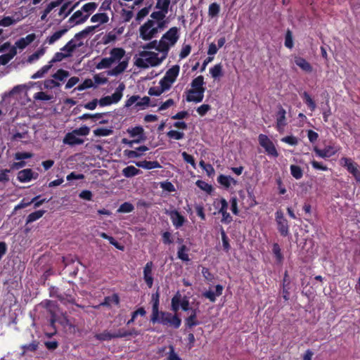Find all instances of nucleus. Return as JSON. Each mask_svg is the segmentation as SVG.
I'll return each instance as SVG.
<instances>
[{
    "mask_svg": "<svg viewBox=\"0 0 360 360\" xmlns=\"http://www.w3.org/2000/svg\"><path fill=\"white\" fill-rule=\"evenodd\" d=\"M195 184L199 188L205 191L208 194H211L213 191L212 186L202 180H198L195 182Z\"/></svg>",
    "mask_w": 360,
    "mask_h": 360,
    "instance_id": "79ce46f5",
    "label": "nucleus"
},
{
    "mask_svg": "<svg viewBox=\"0 0 360 360\" xmlns=\"http://www.w3.org/2000/svg\"><path fill=\"white\" fill-rule=\"evenodd\" d=\"M313 150L316 155L321 158H330L336 153V150L331 146H327L323 149H319L317 146H314Z\"/></svg>",
    "mask_w": 360,
    "mask_h": 360,
    "instance_id": "f8f14e48",
    "label": "nucleus"
},
{
    "mask_svg": "<svg viewBox=\"0 0 360 360\" xmlns=\"http://www.w3.org/2000/svg\"><path fill=\"white\" fill-rule=\"evenodd\" d=\"M108 20L109 18L105 13H96L91 18V21L92 22H99L101 24L106 23L108 22Z\"/></svg>",
    "mask_w": 360,
    "mask_h": 360,
    "instance_id": "e433bc0d",
    "label": "nucleus"
},
{
    "mask_svg": "<svg viewBox=\"0 0 360 360\" xmlns=\"http://www.w3.org/2000/svg\"><path fill=\"white\" fill-rule=\"evenodd\" d=\"M291 175L296 179H300L303 176V171L302 168L295 165H292L290 167Z\"/></svg>",
    "mask_w": 360,
    "mask_h": 360,
    "instance_id": "a19ab883",
    "label": "nucleus"
},
{
    "mask_svg": "<svg viewBox=\"0 0 360 360\" xmlns=\"http://www.w3.org/2000/svg\"><path fill=\"white\" fill-rule=\"evenodd\" d=\"M340 164L352 174L356 182L360 184V167L356 162H354L351 158L342 157L340 160Z\"/></svg>",
    "mask_w": 360,
    "mask_h": 360,
    "instance_id": "423d86ee",
    "label": "nucleus"
},
{
    "mask_svg": "<svg viewBox=\"0 0 360 360\" xmlns=\"http://www.w3.org/2000/svg\"><path fill=\"white\" fill-rule=\"evenodd\" d=\"M272 252L275 256L277 263L281 264L283 261V256L281 253V249L278 243H274L272 247Z\"/></svg>",
    "mask_w": 360,
    "mask_h": 360,
    "instance_id": "4c0bfd02",
    "label": "nucleus"
},
{
    "mask_svg": "<svg viewBox=\"0 0 360 360\" xmlns=\"http://www.w3.org/2000/svg\"><path fill=\"white\" fill-rule=\"evenodd\" d=\"M204 77L198 76L191 82V89L186 91V101L188 102L200 103L202 101L205 88L203 86Z\"/></svg>",
    "mask_w": 360,
    "mask_h": 360,
    "instance_id": "f03ea898",
    "label": "nucleus"
},
{
    "mask_svg": "<svg viewBox=\"0 0 360 360\" xmlns=\"http://www.w3.org/2000/svg\"><path fill=\"white\" fill-rule=\"evenodd\" d=\"M278 111L276 114V129L278 131H281L283 130L284 127L287 125L286 120V111L285 110L279 105L278 106Z\"/></svg>",
    "mask_w": 360,
    "mask_h": 360,
    "instance_id": "9d476101",
    "label": "nucleus"
},
{
    "mask_svg": "<svg viewBox=\"0 0 360 360\" xmlns=\"http://www.w3.org/2000/svg\"><path fill=\"white\" fill-rule=\"evenodd\" d=\"M181 295L179 292H177L172 298L171 301V308L174 312H177L181 307Z\"/></svg>",
    "mask_w": 360,
    "mask_h": 360,
    "instance_id": "f704fd0d",
    "label": "nucleus"
},
{
    "mask_svg": "<svg viewBox=\"0 0 360 360\" xmlns=\"http://www.w3.org/2000/svg\"><path fill=\"white\" fill-rule=\"evenodd\" d=\"M70 57L69 53L57 52L54 54L53 58L49 61V63L53 65V63L60 62L63 60L64 58Z\"/></svg>",
    "mask_w": 360,
    "mask_h": 360,
    "instance_id": "864d4df0",
    "label": "nucleus"
},
{
    "mask_svg": "<svg viewBox=\"0 0 360 360\" xmlns=\"http://www.w3.org/2000/svg\"><path fill=\"white\" fill-rule=\"evenodd\" d=\"M285 46L288 49L293 47L292 35L290 30H288L285 37Z\"/></svg>",
    "mask_w": 360,
    "mask_h": 360,
    "instance_id": "052dcab7",
    "label": "nucleus"
},
{
    "mask_svg": "<svg viewBox=\"0 0 360 360\" xmlns=\"http://www.w3.org/2000/svg\"><path fill=\"white\" fill-rule=\"evenodd\" d=\"M66 31L67 30L65 29H63L55 32L51 36L47 38L46 41L49 44H53L55 41L58 40L66 32Z\"/></svg>",
    "mask_w": 360,
    "mask_h": 360,
    "instance_id": "c03bdc74",
    "label": "nucleus"
},
{
    "mask_svg": "<svg viewBox=\"0 0 360 360\" xmlns=\"http://www.w3.org/2000/svg\"><path fill=\"white\" fill-rule=\"evenodd\" d=\"M155 22L153 20H148L140 27V37L145 41L150 40L158 32V27H155Z\"/></svg>",
    "mask_w": 360,
    "mask_h": 360,
    "instance_id": "20e7f679",
    "label": "nucleus"
},
{
    "mask_svg": "<svg viewBox=\"0 0 360 360\" xmlns=\"http://www.w3.org/2000/svg\"><path fill=\"white\" fill-rule=\"evenodd\" d=\"M94 338L99 341H109L115 338V335L107 330L102 333H96Z\"/></svg>",
    "mask_w": 360,
    "mask_h": 360,
    "instance_id": "2f4dec72",
    "label": "nucleus"
},
{
    "mask_svg": "<svg viewBox=\"0 0 360 360\" xmlns=\"http://www.w3.org/2000/svg\"><path fill=\"white\" fill-rule=\"evenodd\" d=\"M150 56L146 59V60L151 65L156 66L161 63V60L159 59L158 54L155 53H148Z\"/></svg>",
    "mask_w": 360,
    "mask_h": 360,
    "instance_id": "603ef678",
    "label": "nucleus"
},
{
    "mask_svg": "<svg viewBox=\"0 0 360 360\" xmlns=\"http://www.w3.org/2000/svg\"><path fill=\"white\" fill-rule=\"evenodd\" d=\"M153 262L152 261H149L145 264L143 270V278L148 288H151L153 285Z\"/></svg>",
    "mask_w": 360,
    "mask_h": 360,
    "instance_id": "1a4fd4ad",
    "label": "nucleus"
},
{
    "mask_svg": "<svg viewBox=\"0 0 360 360\" xmlns=\"http://www.w3.org/2000/svg\"><path fill=\"white\" fill-rule=\"evenodd\" d=\"M128 66V59L120 61L117 66L108 71V75L117 76L122 73Z\"/></svg>",
    "mask_w": 360,
    "mask_h": 360,
    "instance_id": "4be33fe9",
    "label": "nucleus"
},
{
    "mask_svg": "<svg viewBox=\"0 0 360 360\" xmlns=\"http://www.w3.org/2000/svg\"><path fill=\"white\" fill-rule=\"evenodd\" d=\"M90 129L87 126H82L73 130V133L78 136H86L89 134Z\"/></svg>",
    "mask_w": 360,
    "mask_h": 360,
    "instance_id": "774afa93",
    "label": "nucleus"
},
{
    "mask_svg": "<svg viewBox=\"0 0 360 360\" xmlns=\"http://www.w3.org/2000/svg\"><path fill=\"white\" fill-rule=\"evenodd\" d=\"M89 17V14L84 15L83 11L82 10H79L75 11L70 18L69 22L75 25L83 23L88 19Z\"/></svg>",
    "mask_w": 360,
    "mask_h": 360,
    "instance_id": "dca6fc26",
    "label": "nucleus"
},
{
    "mask_svg": "<svg viewBox=\"0 0 360 360\" xmlns=\"http://www.w3.org/2000/svg\"><path fill=\"white\" fill-rule=\"evenodd\" d=\"M167 136L170 139L180 140L184 138V132L178 131L176 130H170L167 133Z\"/></svg>",
    "mask_w": 360,
    "mask_h": 360,
    "instance_id": "bf43d9fd",
    "label": "nucleus"
},
{
    "mask_svg": "<svg viewBox=\"0 0 360 360\" xmlns=\"http://www.w3.org/2000/svg\"><path fill=\"white\" fill-rule=\"evenodd\" d=\"M36 38V35L34 33L27 34L25 37H22L19 39L15 42V48H18L20 49H24L26 46L30 44Z\"/></svg>",
    "mask_w": 360,
    "mask_h": 360,
    "instance_id": "2eb2a0df",
    "label": "nucleus"
},
{
    "mask_svg": "<svg viewBox=\"0 0 360 360\" xmlns=\"http://www.w3.org/2000/svg\"><path fill=\"white\" fill-rule=\"evenodd\" d=\"M174 82H170L165 76L160 80V85L162 91L169 90Z\"/></svg>",
    "mask_w": 360,
    "mask_h": 360,
    "instance_id": "680f3d73",
    "label": "nucleus"
},
{
    "mask_svg": "<svg viewBox=\"0 0 360 360\" xmlns=\"http://www.w3.org/2000/svg\"><path fill=\"white\" fill-rule=\"evenodd\" d=\"M167 214L169 215L172 224L176 229L182 226L186 221V218L176 210H171Z\"/></svg>",
    "mask_w": 360,
    "mask_h": 360,
    "instance_id": "9b49d317",
    "label": "nucleus"
},
{
    "mask_svg": "<svg viewBox=\"0 0 360 360\" xmlns=\"http://www.w3.org/2000/svg\"><path fill=\"white\" fill-rule=\"evenodd\" d=\"M110 58L113 63L120 61L124 56L125 51L122 48H113L110 50Z\"/></svg>",
    "mask_w": 360,
    "mask_h": 360,
    "instance_id": "b1692460",
    "label": "nucleus"
},
{
    "mask_svg": "<svg viewBox=\"0 0 360 360\" xmlns=\"http://www.w3.org/2000/svg\"><path fill=\"white\" fill-rule=\"evenodd\" d=\"M198 312V308L191 309V314L185 319V325L186 328H192L193 327L200 324V322L197 319Z\"/></svg>",
    "mask_w": 360,
    "mask_h": 360,
    "instance_id": "ddd939ff",
    "label": "nucleus"
},
{
    "mask_svg": "<svg viewBox=\"0 0 360 360\" xmlns=\"http://www.w3.org/2000/svg\"><path fill=\"white\" fill-rule=\"evenodd\" d=\"M151 302L152 314L150 319L151 323L153 324L160 323L163 326H169L175 329L180 327L181 319L176 314H172L170 312L159 311L160 294L158 291L152 294Z\"/></svg>",
    "mask_w": 360,
    "mask_h": 360,
    "instance_id": "f257e3e1",
    "label": "nucleus"
},
{
    "mask_svg": "<svg viewBox=\"0 0 360 360\" xmlns=\"http://www.w3.org/2000/svg\"><path fill=\"white\" fill-rule=\"evenodd\" d=\"M77 134L72 132L68 133L64 139L63 143L70 146L80 145L83 143L84 141L76 136Z\"/></svg>",
    "mask_w": 360,
    "mask_h": 360,
    "instance_id": "6ab92c4d",
    "label": "nucleus"
},
{
    "mask_svg": "<svg viewBox=\"0 0 360 360\" xmlns=\"http://www.w3.org/2000/svg\"><path fill=\"white\" fill-rule=\"evenodd\" d=\"M17 54V49L15 46H12L8 53L0 56V65H5L9 63V61L14 58Z\"/></svg>",
    "mask_w": 360,
    "mask_h": 360,
    "instance_id": "a878e982",
    "label": "nucleus"
},
{
    "mask_svg": "<svg viewBox=\"0 0 360 360\" xmlns=\"http://www.w3.org/2000/svg\"><path fill=\"white\" fill-rule=\"evenodd\" d=\"M45 212H46L45 210H37V211L30 213L27 217L26 224H30V223H32V222L38 220L39 219L42 217V216L44 214Z\"/></svg>",
    "mask_w": 360,
    "mask_h": 360,
    "instance_id": "72a5a7b5",
    "label": "nucleus"
},
{
    "mask_svg": "<svg viewBox=\"0 0 360 360\" xmlns=\"http://www.w3.org/2000/svg\"><path fill=\"white\" fill-rule=\"evenodd\" d=\"M134 210V206L129 202H125L119 207L117 212L120 213H129Z\"/></svg>",
    "mask_w": 360,
    "mask_h": 360,
    "instance_id": "de8ad7c7",
    "label": "nucleus"
},
{
    "mask_svg": "<svg viewBox=\"0 0 360 360\" xmlns=\"http://www.w3.org/2000/svg\"><path fill=\"white\" fill-rule=\"evenodd\" d=\"M295 63L306 72H311L312 71V66L307 61L306 59L300 56H295L294 59Z\"/></svg>",
    "mask_w": 360,
    "mask_h": 360,
    "instance_id": "aec40b11",
    "label": "nucleus"
},
{
    "mask_svg": "<svg viewBox=\"0 0 360 360\" xmlns=\"http://www.w3.org/2000/svg\"><path fill=\"white\" fill-rule=\"evenodd\" d=\"M210 73L214 79H217L223 75L222 65L221 63L215 65L210 69Z\"/></svg>",
    "mask_w": 360,
    "mask_h": 360,
    "instance_id": "ea45409f",
    "label": "nucleus"
},
{
    "mask_svg": "<svg viewBox=\"0 0 360 360\" xmlns=\"http://www.w3.org/2000/svg\"><path fill=\"white\" fill-rule=\"evenodd\" d=\"M112 64V60L109 58H103L96 65L98 70L108 68Z\"/></svg>",
    "mask_w": 360,
    "mask_h": 360,
    "instance_id": "3c124183",
    "label": "nucleus"
},
{
    "mask_svg": "<svg viewBox=\"0 0 360 360\" xmlns=\"http://www.w3.org/2000/svg\"><path fill=\"white\" fill-rule=\"evenodd\" d=\"M70 75V73L68 70H65L63 69H58L53 75V78L56 81L63 82L65 81Z\"/></svg>",
    "mask_w": 360,
    "mask_h": 360,
    "instance_id": "c9c22d12",
    "label": "nucleus"
},
{
    "mask_svg": "<svg viewBox=\"0 0 360 360\" xmlns=\"http://www.w3.org/2000/svg\"><path fill=\"white\" fill-rule=\"evenodd\" d=\"M124 84L123 82L120 83L118 87L116 89L115 91L112 94V96H103L99 100V105L101 106H107L112 103H118L122 98V92L124 90Z\"/></svg>",
    "mask_w": 360,
    "mask_h": 360,
    "instance_id": "39448f33",
    "label": "nucleus"
},
{
    "mask_svg": "<svg viewBox=\"0 0 360 360\" xmlns=\"http://www.w3.org/2000/svg\"><path fill=\"white\" fill-rule=\"evenodd\" d=\"M82 44V43L77 44L75 42V40L72 39L70 40L63 48H61L60 50L62 51H65V53H69L70 56L72 52H73L77 47L80 46Z\"/></svg>",
    "mask_w": 360,
    "mask_h": 360,
    "instance_id": "7c9ffc66",
    "label": "nucleus"
},
{
    "mask_svg": "<svg viewBox=\"0 0 360 360\" xmlns=\"http://www.w3.org/2000/svg\"><path fill=\"white\" fill-rule=\"evenodd\" d=\"M180 68L179 65H173L165 73V77L170 82H174L179 75Z\"/></svg>",
    "mask_w": 360,
    "mask_h": 360,
    "instance_id": "393cba45",
    "label": "nucleus"
},
{
    "mask_svg": "<svg viewBox=\"0 0 360 360\" xmlns=\"http://www.w3.org/2000/svg\"><path fill=\"white\" fill-rule=\"evenodd\" d=\"M219 12H220V6L217 3H216V2L212 3L209 6L208 14L210 17L214 18V17L218 15Z\"/></svg>",
    "mask_w": 360,
    "mask_h": 360,
    "instance_id": "49530a36",
    "label": "nucleus"
},
{
    "mask_svg": "<svg viewBox=\"0 0 360 360\" xmlns=\"http://www.w3.org/2000/svg\"><path fill=\"white\" fill-rule=\"evenodd\" d=\"M302 97L305 104L309 108V110L311 111H314V110L316 108V105L315 101L310 96V95L307 91H304L303 94H302Z\"/></svg>",
    "mask_w": 360,
    "mask_h": 360,
    "instance_id": "473e14b6",
    "label": "nucleus"
},
{
    "mask_svg": "<svg viewBox=\"0 0 360 360\" xmlns=\"http://www.w3.org/2000/svg\"><path fill=\"white\" fill-rule=\"evenodd\" d=\"M99 236L103 239H106L109 241V243L112 245L115 248H116L119 250L123 251L124 250V246L119 243L112 236H108L107 233L104 232H101L98 233Z\"/></svg>",
    "mask_w": 360,
    "mask_h": 360,
    "instance_id": "bb28decb",
    "label": "nucleus"
},
{
    "mask_svg": "<svg viewBox=\"0 0 360 360\" xmlns=\"http://www.w3.org/2000/svg\"><path fill=\"white\" fill-rule=\"evenodd\" d=\"M167 13H165V11L160 10V11H154L151 13L150 15V17L153 18V19H155L158 21H161L162 20H164V18H165V15Z\"/></svg>",
    "mask_w": 360,
    "mask_h": 360,
    "instance_id": "338daca9",
    "label": "nucleus"
},
{
    "mask_svg": "<svg viewBox=\"0 0 360 360\" xmlns=\"http://www.w3.org/2000/svg\"><path fill=\"white\" fill-rule=\"evenodd\" d=\"M113 131L108 128H97L94 130V134L96 136H107L112 134Z\"/></svg>",
    "mask_w": 360,
    "mask_h": 360,
    "instance_id": "8fccbe9b",
    "label": "nucleus"
},
{
    "mask_svg": "<svg viewBox=\"0 0 360 360\" xmlns=\"http://www.w3.org/2000/svg\"><path fill=\"white\" fill-rule=\"evenodd\" d=\"M170 0H157L155 8L168 13Z\"/></svg>",
    "mask_w": 360,
    "mask_h": 360,
    "instance_id": "09e8293b",
    "label": "nucleus"
},
{
    "mask_svg": "<svg viewBox=\"0 0 360 360\" xmlns=\"http://www.w3.org/2000/svg\"><path fill=\"white\" fill-rule=\"evenodd\" d=\"M259 145L264 148L266 153L274 158L278 156V153L273 143V141L265 134H261L258 136Z\"/></svg>",
    "mask_w": 360,
    "mask_h": 360,
    "instance_id": "6e6552de",
    "label": "nucleus"
},
{
    "mask_svg": "<svg viewBox=\"0 0 360 360\" xmlns=\"http://www.w3.org/2000/svg\"><path fill=\"white\" fill-rule=\"evenodd\" d=\"M52 65L49 63L48 65L43 66L41 69H39L37 72L31 76V79H35L37 78H41L46 74L49 70L51 68Z\"/></svg>",
    "mask_w": 360,
    "mask_h": 360,
    "instance_id": "58836bf2",
    "label": "nucleus"
},
{
    "mask_svg": "<svg viewBox=\"0 0 360 360\" xmlns=\"http://www.w3.org/2000/svg\"><path fill=\"white\" fill-rule=\"evenodd\" d=\"M45 53L44 49H40L35 51L34 53L29 56L27 58V62L30 63H33L34 61L38 60L41 56H42Z\"/></svg>",
    "mask_w": 360,
    "mask_h": 360,
    "instance_id": "5fc2aeb1",
    "label": "nucleus"
},
{
    "mask_svg": "<svg viewBox=\"0 0 360 360\" xmlns=\"http://www.w3.org/2000/svg\"><path fill=\"white\" fill-rule=\"evenodd\" d=\"M162 243L165 245H170L173 243L172 233L169 231H165L162 234Z\"/></svg>",
    "mask_w": 360,
    "mask_h": 360,
    "instance_id": "69168bd1",
    "label": "nucleus"
},
{
    "mask_svg": "<svg viewBox=\"0 0 360 360\" xmlns=\"http://www.w3.org/2000/svg\"><path fill=\"white\" fill-rule=\"evenodd\" d=\"M217 181L225 188H229L231 184L234 186L237 184V181L235 180L233 177H231V176H226L224 174H220L217 177Z\"/></svg>",
    "mask_w": 360,
    "mask_h": 360,
    "instance_id": "a211bd4d",
    "label": "nucleus"
},
{
    "mask_svg": "<svg viewBox=\"0 0 360 360\" xmlns=\"http://www.w3.org/2000/svg\"><path fill=\"white\" fill-rule=\"evenodd\" d=\"M275 219L277 224V229L281 236L285 237L290 234L289 224L287 219L284 217L282 210H278L275 213Z\"/></svg>",
    "mask_w": 360,
    "mask_h": 360,
    "instance_id": "0eeeda50",
    "label": "nucleus"
},
{
    "mask_svg": "<svg viewBox=\"0 0 360 360\" xmlns=\"http://www.w3.org/2000/svg\"><path fill=\"white\" fill-rule=\"evenodd\" d=\"M60 86V82L56 81L55 79H46L44 82V89H52L56 87H59Z\"/></svg>",
    "mask_w": 360,
    "mask_h": 360,
    "instance_id": "6e6d98bb",
    "label": "nucleus"
},
{
    "mask_svg": "<svg viewBox=\"0 0 360 360\" xmlns=\"http://www.w3.org/2000/svg\"><path fill=\"white\" fill-rule=\"evenodd\" d=\"M148 150V148L146 146H141L136 148V150H124V155L129 158H139L142 155L143 152Z\"/></svg>",
    "mask_w": 360,
    "mask_h": 360,
    "instance_id": "f3484780",
    "label": "nucleus"
},
{
    "mask_svg": "<svg viewBox=\"0 0 360 360\" xmlns=\"http://www.w3.org/2000/svg\"><path fill=\"white\" fill-rule=\"evenodd\" d=\"M111 302H113L116 305L120 304V297L117 293H114L111 296L105 297L103 302L101 303V305L105 307H110Z\"/></svg>",
    "mask_w": 360,
    "mask_h": 360,
    "instance_id": "c85d7f7f",
    "label": "nucleus"
},
{
    "mask_svg": "<svg viewBox=\"0 0 360 360\" xmlns=\"http://www.w3.org/2000/svg\"><path fill=\"white\" fill-rule=\"evenodd\" d=\"M220 233L221 236V240H222V245L224 250L226 252H228L231 248V245L229 244V240L228 236L226 234V232L223 227H221Z\"/></svg>",
    "mask_w": 360,
    "mask_h": 360,
    "instance_id": "a18cd8bd",
    "label": "nucleus"
},
{
    "mask_svg": "<svg viewBox=\"0 0 360 360\" xmlns=\"http://www.w3.org/2000/svg\"><path fill=\"white\" fill-rule=\"evenodd\" d=\"M189 249L185 245H181L177 251L178 258L182 260L183 262H188L190 260L188 252Z\"/></svg>",
    "mask_w": 360,
    "mask_h": 360,
    "instance_id": "c756f323",
    "label": "nucleus"
},
{
    "mask_svg": "<svg viewBox=\"0 0 360 360\" xmlns=\"http://www.w3.org/2000/svg\"><path fill=\"white\" fill-rule=\"evenodd\" d=\"M15 22V20L10 16L4 17L1 20H0V26L3 27H8L10 25H13Z\"/></svg>",
    "mask_w": 360,
    "mask_h": 360,
    "instance_id": "e2e57ef3",
    "label": "nucleus"
},
{
    "mask_svg": "<svg viewBox=\"0 0 360 360\" xmlns=\"http://www.w3.org/2000/svg\"><path fill=\"white\" fill-rule=\"evenodd\" d=\"M179 38V28L176 27H171L162 37L158 42V51L167 54L170 46H174Z\"/></svg>",
    "mask_w": 360,
    "mask_h": 360,
    "instance_id": "7ed1b4c3",
    "label": "nucleus"
},
{
    "mask_svg": "<svg viewBox=\"0 0 360 360\" xmlns=\"http://www.w3.org/2000/svg\"><path fill=\"white\" fill-rule=\"evenodd\" d=\"M141 173V171L134 166H127L122 169V174L127 178H131Z\"/></svg>",
    "mask_w": 360,
    "mask_h": 360,
    "instance_id": "cd10ccee",
    "label": "nucleus"
},
{
    "mask_svg": "<svg viewBox=\"0 0 360 360\" xmlns=\"http://www.w3.org/2000/svg\"><path fill=\"white\" fill-rule=\"evenodd\" d=\"M281 141L290 146H296L298 143L297 138L294 136H287L281 139Z\"/></svg>",
    "mask_w": 360,
    "mask_h": 360,
    "instance_id": "0e129e2a",
    "label": "nucleus"
},
{
    "mask_svg": "<svg viewBox=\"0 0 360 360\" xmlns=\"http://www.w3.org/2000/svg\"><path fill=\"white\" fill-rule=\"evenodd\" d=\"M223 290L224 287L221 285L218 284L215 286V292L207 290L203 292L202 295V297L208 299L210 302H214L216 301V297H219L222 295Z\"/></svg>",
    "mask_w": 360,
    "mask_h": 360,
    "instance_id": "4468645a",
    "label": "nucleus"
},
{
    "mask_svg": "<svg viewBox=\"0 0 360 360\" xmlns=\"http://www.w3.org/2000/svg\"><path fill=\"white\" fill-rule=\"evenodd\" d=\"M33 178V172L31 169H25L20 171L17 179L20 182H28Z\"/></svg>",
    "mask_w": 360,
    "mask_h": 360,
    "instance_id": "5701e85b",
    "label": "nucleus"
},
{
    "mask_svg": "<svg viewBox=\"0 0 360 360\" xmlns=\"http://www.w3.org/2000/svg\"><path fill=\"white\" fill-rule=\"evenodd\" d=\"M33 98L34 100L47 101L51 100L53 98V96L51 95L46 94L44 91H39L34 94Z\"/></svg>",
    "mask_w": 360,
    "mask_h": 360,
    "instance_id": "13d9d810",
    "label": "nucleus"
},
{
    "mask_svg": "<svg viewBox=\"0 0 360 360\" xmlns=\"http://www.w3.org/2000/svg\"><path fill=\"white\" fill-rule=\"evenodd\" d=\"M97 6L98 5L96 3L89 2L83 5L82 7V11L90 15L91 13L94 12L96 9Z\"/></svg>",
    "mask_w": 360,
    "mask_h": 360,
    "instance_id": "4d7b16f0",
    "label": "nucleus"
},
{
    "mask_svg": "<svg viewBox=\"0 0 360 360\" xmlns=\"http://www.w3.org/2000/svg\"><path fill=\"white\" fill-rule=\"evenodd\" d=\"M136 165L146 169H152L155 168H161V165L157 161H139L135 162Z\"/></svg>",
    "mask_w": 360,
    "mask_h": 360,
    "instance_id": "412c9836",
    "label": "nucleus"
},
{
    "mask_svg": "<svg viewBox=\"0 0 360 360\" xmlns=\"http://www.w3.org/2000/svg\"><path fill=\"white\" fill-rule=\"evenodd\" d=\"M128 133L131 137L140 136V141L143 139V129L141 126H137L128 129Z\"/></svg>",
    "mask_w": 360,
    "mask_h": 360,
    "instance_id": "37998d69",
    "label": "nucleus"
}]
</instances>
